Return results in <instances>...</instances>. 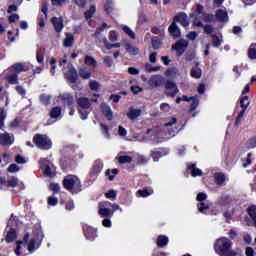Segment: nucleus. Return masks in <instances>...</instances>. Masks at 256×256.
<instances>
[{
	"instance_id": "f257e3e1",
	"label": "nucleus",
	"mask_w": 256,
	"mask_h": 256,
	"mask_svg": "<svg viewBox=\"0 0 256 256\" xmlns=\"http://www.w3.org/2000/svg\"><path fill=\"white\" fill-rule=\"evenodd\" d=\"M233 242H231L227 237H221L217 239L214 244L215 253L219 256H237V252L232 250Z\"/></svg>"
},
{
	"instance_id": "f03ea898",
	"label": "nucleus",
	"mask_w": 256,
	"mask_h": 256,
	"mask_svg": "<svg viewBox=\"0 0 256 256\" xmlns=\"http://www.w3.org/2000/svg\"><path fill=\"white\" fill-rule=\"evenodd\" d=\"M62 186L72 194H78L82 191L81 181L76 175H66L63 178Z\"/></svg>"
},
{
	"instance_id": "7ed1b4c3",
	"label": "nucleus",
	"mask_w": 256,
	"mask_h": 256,
	"mask_svg": "<svg viewBox=\"0 0 256 256\" xmlns=\"http://www.w3.org/2000/svg\"><path fill=\"white\" fill-rule=\"evenodd\" d=\"M32 142H34L38 149L43 151H49L52 148V141L46 134H35Z\"/></svg>"
},
{
	"instance_id": "20e7f679",
	"label": "nucleus",
	"mask_w": 256,
	"mask_h": 256,
	"mask_svg": "<svg viewBox=\"0 0 256 256\" xmlns=\"http://www.w3.org/2000/svg\"><path fill=\"white\" fill-rule=\"evenodd\" d=\"M164 87V95H166L168 98L174 99L176 95L179 94L180 90L177 87L176 83L172 80H166L163 82Z\"/></svg>"
},
{
	"instance_id": "39448f33",
	"label": "nucleus",
	"mask_w": 256,
	"mask_h": 256,
	"mask_svg": "<svg viewBox=\"0 0 256 256\" xmlns=\"http://www.w3.org/2000/svg\"><path fill=\"white\" fill-rule=\"evenodd\" d=\"M189 42L184 39H179L174 45L171 46L172 51H176L177 56H183L184 52L187 50Z\"/></svg>"
},
{
	"instance_id": "423d86ee",
	"label": "nucleus",
	"mask_w": 256,
	"mask_h": 256,
	"mask_svg": "<svg viewBox=\"0 0 256 256\" xmlns=\"http://www.w3.org/2000/svg\"><path fill=\"white\" fill-rule=\"evenodd\" d=\"M172 23L180 24L183 28H188L190 25V22L188 20V15L185 12H178L174 19L172 20Z\"/></svg>"
},
{
	"instance_id": "0eeeda50",
	"label": "nucleus",
	"mask_w": 256,
	"mask_h": 256,
	"mask_svg": "<svg viewBox=\"0 0 256 256\" xmlns=\"http://www.w3.org/2000/svg\"><path fill=\"white\" fill-rule=\"evenodd\" d=\"M168 154V148H156L155 150H151L150 156L154 162H159V159L166 157Z\"/></svg>"
},
{
	"instance_id": "6e6552de",
	"label": "nucleus",
	"mask_w": 256,
	"mask_h": 256,
	"mask_svg": "<svg viewBox=\"0 0 256 256\" xmlns=\"http://www.w3.org/2000/svg\"><path fill=\"white\" fill-rule=\"evenodd\" d=\"M83 234L86 240H89V241H94L98 237L97 229L89 225H83Z\"/></svg>"
},
{
	"instance_id": "1a4fd4ad",
	"label": "nucleus",
	"mask_w": 256,
	"mask_h": 256,
	"mask_svg": "<svg viewBox=\"0 0 256 256\" xmlns=\"http://www.w3.org/2000/svg\"><path fill=\"white\" fill-rule=\"evenodd\" d=\"M111 206L110 202H100L99 203V209L98 213L101 217H111L113 215V212L110 208H106Z\"/></svg>"
},
{
	"instance_id": "9d476101",
	"label": "nucleus",
	"mask_w": 256,
	"mask_h": 256,
	"mask_svg": "<svg viewBox=\"0 0 256 256\" xmlns=\"http://www.w3.org/2000/svg\"><path fill=\"white\" fill-rule=\"evenodd\" d=\"M51 24L54 27V31L58 34L61 33L64 29V23H63V18H58V17H52L51 18Z\"/></svg>"
},
{
	"instance_id": "9b49d317",
	"label": "nucleus",
	"mask_w": 256,
	"mask_h": 256,
	"mask_svg": "<svg viewBox=\"0 0 256 256\" xmlns=\"http://www.w3.org/2000/svg\"><path fill=\"white\" fill-rule=\"evenodd\" d=\"M186 172L191 173V176L194 178L203 176L202 169L197 168L195 163L188 164L186 168Z\"/></svg>"
},
{
	"instance_id": "f8f14e48",
	"label": "nucleus",
	"mask_w": 256,
	"mask_h": 256,
	"mask_svg": "<svg viewBox=\"0 0 256 256\" xmlns=\"http://www.w3.org/2000/svg\"><path fill=\"white\" fill-rule=\"evenodd\" d=\"M216 20L220 23H228L229 15L226 9H218L215 14Z\"/></svg>"
},
{
	"instance_id": "ddd939ff",
	"label": "nucleus",
	"mask_w": 256,
	"mask_h": 256,
	"mask_svg": "<svg viewBox=\"0 0 256 256\" xmlns=\"http://www.w3.org/2000/svg\"><path fill=\"white\" fill-rule=\"evenodd\" d=\"M168 32L170 34V37H172L174 39H178L181 37V29L175 23L170 24V26L168 27Z\"/></svg>"
},
{
	"instance_id": "4468645a",
	"label": "nucleus",
	"mask_w": 256,
	"mask_h": 256,
	"mask_svg": "<svg viewBox=\"0 0 256 256\" xmlns=\"http://www.w3.org/2000/svg\"><path fill=\"white\" fill-rule=\"evenodd\" d=\"M66 76L71 84H75L79 79L78 71H76L75 67H70Z\"/></svg>"
},
{
	"instance_id": "2eb2a0df",
	"label": "nucleus",
	"mask_w": 256,
	"mask_h": 256,
	"mask_svg": "<svg viewBox=\"0 0 256 256\" xmlns=\"http://www.w3.org/2000/svg\"><path fill=\"white\" fill-rule=\"evenodd\" d=\"M100 109L102 111V114L105 116V118L108 121L113 120V112H112V109L109 105H107L106 103H102L101 106H100Z\"/></svg>"
},
{
	"instance_id": "dca6fc26",
	"label": "nucleus",
	"mask_w": 256,
	"mask_h": 256,
	"mask_svg": "<svg viewBox=\"0 0 256 256\" xmlns=\"http://www.w3.org/2000/svg\"><path fill=\"white\" fill-rule=\"evenodd\" d=\"M76 102H77L78 107L83 110H88L91 107V102H90L89 98H87V97H78L76 99Z\"/></svg>"
},
{
	"instance_id": "f3484780",
	"label": "nucleus",
	"mask_w": 256,
	"mask_h": 256,
	"mask_svg": "<svg viewBox=\"0 0 256 256\" xmlns=\"http://www.w3.org/2000/svg\"><path fill=\"white\" fill-rule=\"evenodd\" d=\"M27 71L23 63H15L13 66L9 67V73L19 75L21 72Z\"/></svg>"
},
{
	"instance_id": "a211bd4d",
	"label": "nucleus",
	"mask_w": 256,
	"mask_h": 256,
	"mask_svg": "<svg viewBox=\"0 0 256 256\" xmlns=\"http://www.w3.org/2000/svg\"><path fill=\"white\" fill-rule=\"evenodd\" d=\"M61 100L63 101V105H67L69 107H73L74 105V97L72 94H69V93L62 94Z\"/></svg>"
},
{
	"instance_id": "6ab92c4d",
	"label": "nucleus",
	"mask_w": 256,
	"mask_h": 256,
	"mask_svg": "<svg viewBox=\"0 0 256 256\" xmlns=\"http://www.w3.org/2000/svg\"><path fill=\"white\" fill-rule=\"evenodd\" d=\"M102 170H103V162L101 160H97L93 164V167L91 169V174L94 176H97L100 173H102Z\"/></svg>"
},
{
	"instance_id": "aec40b11",
	"label": "nucleus",
	"mask_w": 256,
	"mask_h": 256,
	"mask_svg": "<svg viewBox=\"0 0 256 256\" xmlns=\"http://www.w3.org/2000/svg\"><path fill=\"white\" fill-rule=\"evenodd\" d=\"M155 243L156 246L159 248L167 247V245L169 244V238L168 236L159 235L158 238H156Z\"/></svg>"
},
{
	"instance_id": "412c9836",
	"label": "nucleus",
	"mask_w": 256,
	"mask_h": 256,
	"mask_svg": "<svg viewBox=\"0 0 256 256\" xmlns=\"http://www.w3.org/2000/svg\"><path fill=\"white\" fill-rule=\"evenodd\" d=\"M214 181L217 186H223L226 182V175L222 172H217L214 174Z\"/></svg>"
},
{
	"instance_id": "4be33fe9",
	"label": "nucleus",
	"mask_w": 256,
	"mask_h": 256,
	"mask_svg": "<svg viewBox=\"0 0 256 256\" xmlns=\"http://www.w3.org/2000/svg\"><path fill=\"white\" fill-rule=\"evenodd\" d=\"M74 43H75V39H74L73 34L66 33V38H64V40H63V47L71 48V47H73Z\"/></svg>"
},
{
	"instance_id": "5701e85b",
	"label": "nucleus",
	"mask_w": 256,
	"mask_h": 256,
	"mask_svg": "<svg viewBox=\"0 0 256 256\" xmlns=\"http://www.w3.org/2000/svg\"><path fill=\"white\" fill-rule=\"evenodd\" d=\"M17 237L18 235L16 229H9L5 237V241L7 244H10L13 241L17 240Z\"/></svg>"
},
{
	"instance_id": "b1692460",
	"label": "nucleus",
	"mask_w": 256,
	"mask_h": 256,
	"mask_svg": "<svg viewBox=\"0 0 256 256\" xmlns=\"http://www.w3.org/2000/svg\"><path fill=\"white\" fill-rule=\"evenodd\" d=\"M13 142L14 141L11 139L10 134L8 133L0 134V145L2 146L12 145Z\"/></svg>"
},
{
	"instance_id": "393cba45",
	"label": "nucleus",
	"mask_w": 256,
	"mask_h": 256,
	"mask_svg": "<svg viewBox=\"0 0 256 256\" xmlns=\"http://www.w3.org/2000/svg\"><path fill=\"white\" fill-rule=\"evenodd\" d=\"M141 114H142V110L141 109L130 108V110H129L128 114H126V116L130 120H135L138 117H140Z\"/></svg>"
},
{
	"instance_id": "a878e982",
	"label": "nucleus",
	"mask_w": 256,
	"mask_h": 256,
	"mask_svg": "<svg viewBox=\"0 0 256 256\" xmlns=\"http://www.w3.org/2000/svg\"><path fill=\"white\" fill-rule=\"evenodd\" d=\"M6 81L9 85H18L19 84L18 74H13V73L7 74Z\"/></svg>"
},
{
	"instance_id": "bb28decb",
	"label": "nucleus",
	"mask_w": 256,
	"mask_h": 256,
	"mask_svg": "<svg viewBox=\"0 0 256 256\" xmlns=\"http://www.w3.org/2000/svg\"><path fill=\"white\" fill-rule=\"evenodd\" d=\"M247 213L248 216L250 217V219L253 220V225L256 228V206L255 205H251L247 208Z\"/></svg>"
},
{
	"instance_id": "cd10ccee",
	"label": "nucleus",
	"mask_w": 256,
	"mask_h": 256,
	"mask_svg": "<svg viewBox=\"0 0 256 256\" xmlns=\"http://www.w3.org/2000/svg\"><path fill=\"white\" fill-rule=\"evenodd\" d=\"M78 74H79V77L84 79V80H87L91 77V72L89 71V69L87 67H81L78 69Z\"/></svg>"
},
{
	"instance_id": "c85d7f7f",
	"label": "nucleus",
	"mask_w": 256,
	"mask_h": 256,
	"mask_svg": "<svg viewBox=\"0 0 256 256\" xmlns=\"http://www.w3.org/2000/svg\"><path fill=\"white\" fill-rule=\"evenodd\" d=\"M125 50L131 56H136L140 52L136 46L130 45L129 43L125 44Z\"/></svg>"
},
{
	"instance_id": "c756f323",
	"label": "nucleus",
	"mask_w": 256,
	"mask_h": 256,
	"mask_svg": "<svg viewBox=\"0 0 256 256\" xmlns=\"http://www.w3.org/2000/svg\"><path fill=\"white\" fill-rule=\"evenodd\" d=\"M131 162H133V157L129 155H121L118 157V164L120 165L130 164Z\"/></svg>"
},
{
	"instance_id": "7c9ffc66",
	"label": "nucleus",
	"mask_w": 256,
	"mask_h": 256,
	"mask_svg": "<svg viewBox=\"0 0 256 256\" xmlns=\"http://www.w3.org/2000/svg\"><path fill=\"white\" fill-rule=\"evenodd\" d=\"M249 105H250L249 96H247V95L241 96L240 97V107L244 110H247L249 108Z\"/></svg>"
},
{
	"instance_id": "2f4dec72",
	"label": "nucleus",
	"mask_w": 256,
	"mask_h": 256,
	"mask_svg": "<svg viewBox=\"0 0 256 256\" xmlns=\"http://www.w3.org/2000/svg\"><path fill=\"white\" fill-rule=\"evenodd\" d=\"M51 119H61V108L54 107L50 112Z\"/></svg>"
},
{
	"instance_id": "473e14b6",
	"label": "nucleus",
	"mask_w": 256,
	"mask_h": 256,
	"mask_svg": "<svg viewBox=\"0 0 256 256\" xmlns=\"http://www.w3.org/2000/svg\"><path fill=\"white\" fill-rule=\"evenodd\" d=\"M118 174H119V169L118 168H114L112 170L107 169L106 172H105V175L108 176V179L110 181H113L114 178H115V175H118Z\"/></svg>"
},
{
	"instance_id": "72a5a7b5",
	"label": "nucleus",
	"mask_w": 256,
	"mask_h": 256,
	"mask_svg": "<svg viewBox=\"0 0 256 256\" xmlns=\"http://www.w3.org/2000/svg\"><path fill=\"white\" fill-rule=\"evenodd\" d=\"M190 75L192 78L200 79L202 78V69L201 68H191Z\"/></svg>"
},
{
	"instance_id": "f704fd0d",
	"label": "nucleus",
	"mask_w": 256,
	"mask_h": 256,
	"mask_svg": "<svg viewBox=\"0 0 256 256\" xmlns=\"http://www.w3.org/2000/svg\"><path fill=\"white\" fill-rule=\"evenodd\" d=\"M19 179L17 177H12L8 181H6V187L8 188H16L18 186Z\"/></svg>"
},
{
	"instance_id": "c9c22d12",
	"label": "nucleus",
	"mask_w": 256,
	"mask_h": 256,
	"mask_svg": "<svg viewBox=\"0 0 256 256\" xmlns=\"http://www.w3.org/2000/svg\"><path fill=\"white\" fill-rule=\"evenodd\" d=\"M95 13H96V6L92 5V6H90L88 11L84 12V17L86 20H89L90 18H92L94 16Z\"/></svg>"
},
{
	"instance_id": "e433bc0d",
	"label": "nucleus",
	"mask_w": 256,
	"mask_h": 256,
	"mask_svg": "<svg viewBox=\"0 0 256 256\" xmlns=\"http://www.w3.org/2000/svg\"><path fill=\"white\" fill-rule=\"evenodd\" d=\"M84 63H85V65H88V66H93V67L97 66V60H95L94 57L89 56V55L85 56Z\"/></svg>"
},
{
	"instance_id": "4c0bfd02",
	"label": "nucleus",
	"mask_w": 256,
	"mask_h": 256,
	"mask_svg": "<svg viewBox=\"0 0 256 256\" xmlns=\"http://www.w3.org/2000/svg\"><path fill=\"white\" fill-rule=\"evenodd\" d=\"M222 44V40L219 38L217 34L212 35V45L215 48H219Z\"/></svg>"
},
{
	"instance_id": "58836bf2",
	"label": "nucleus",
	"mask_w": 256,
	"mask_h": 256,
	"mask_svg": "<svg viewBox=\"0 0 256 256\" xmlns=\"http://www.w3.org/2000/svg\"><path fill=\"white\" fill-rule=\"evenodd\" d=\"M149 84L152 88H158L161 85V80L154 76L150 79Z\"/></svg>"
},
{
	"instance_id": "ea45409f",
	"label": "nucleus",
	"mask_w": 256,
	"mask_h": 256,
	"mask_svg": "<svg viewBox=\"0 0 256 256\" xmlns=\"http://www.w3.org/2000/svg\"><path fill=\"white\" fill-rule=\"evenodd\" d=\"M104 10L107 15H110L113 11V3L111 0H107L105 5H104Z\"/></svg>"
},
{
	"instance_id": "a19ab883",
	"label": "nucleus",
	"mask_w": 256,
	"mask_h": 256,
	"mask_svg": "<svg viewBox=\"0 0 256 256\" xmlns=\"http://www.w3.org/2000/svg\"><path fill=\"white\" fill-rule=\"evenodd\" d=\"M137 193L141 198L149 197L152 194V192L148 188L139 189Z\"/></svg>"
},
{
	"instance_id": "79ce46f5",
	"label": "nucleus",
	"mask_w": 256,
	"mask_h": 256,
	"mask_svg": "<svg viewBox=\"0 0 256 256\" xmlns=\"http://www.w3.org/2000/svg\"><path fill=\"white\" fill-rule=\"evenodd\" d=\"M122 30L125 33V35H128L131 39H135L136 38L134 31L131 30L129 28V26H123Z\"/></svg>"
},
{
	"instance_id": "37998d69",
	"label": "nucleus",
	"mask_w": 256,
	"mask_h": 256,
	"mask_svg": "<svg viewBox=\"0 0 256 256\" xmlns=\"http://www.w3.org/2000/svg\"><path fill=\"white\" fill-rule=\"evenodd\" d=\"M202 17H203V21L206 23L214 22V15L212 13H203Z\"/></svg>"
},
{
	"instance_id": "c03bdc74",
	"label": "nucleus",
	"mask_w": 256,
	"mask_h": 256,
	"mask_svg": "<svg viewBox=\"0 0 256 256\" xmlns=\"http://www.w3.org/2000/svg\"><path fill=\"white\" fill-rule=\"evenodd\" d=\"M218 203L221 206H228L231 203L230 196H222V197H220V200L218 201Z\"/></svg>"
},
{
	"instance_id": "a18cd8bd",
	"label": "nucleus",
	"mask_w": 256,
	"mask_h": 256,
	"mask_svg": "<svg viewBox=\"0 0 256 256\" xmlns=\"http://www.w3.org/2000/svg\"><path fill=\"white\" fill-rule=\"evenodd\" d=\"M151 44L154 50H159V48L161 47V40L157 37H154L151 40Z\"/></svg>"
},
{
	"instance_id": "49530a36",
	"label": "nucleus",
	"mask_w": 256,
	"mask_h": 256,
	"mask_svg": "<svg viewBox=\"0 0 256 256\" xmlns=\"http://www.w3.org/2000/svg\"><path fill=\"white\" fill-rule=\"evenodd\" d=\"M40 102H42L44 105H49L51 97L48 94H40L39 96Z\"/></svg>"
},
{
	"instance_id": "de8ad7c7",
	"label": "nucleus",
	"mask_w": 256,
	"mask_h": 256,
	"mask_svg": "<svg viewBox=\"0 0 256 256\" xmlns=\"http://www.w3.org/2000/svg\"><path fill=\"white\" fill-rule=\"evenodd\" d=\"M49 189H50V191H52L54 194L60 193V185H59L58 183L51 182Z\"/></svg>"
},
{
	"instance_id": "09e8293b",
	"label": "nucleus",
	"mask_w": 256,
	"mask_h": 256,
	"mask_svg": "<svg viewBox=\"0 0 256 256\" xmlns=\"http://www.w3.org/2000/svg\"><path fill=\"white\" fill-rule=\"evenodd\" d=\"M198 210L200 213H204L207 210H210V205L206 204L205 202H200L198 204Z\"/></svg>"
},
{
	"instance_id": "8fccbe9b",
	"label": "nucleus",
	"mask_w": 256,
	"mask_h": 256,
	"mask_svg": "<svg viewBox=\"0 0 256 256\" xmlns=\"http://www.w3.org/2000/svg\"><path fill=\"white\" fill-rule=\"evenodd\" d=\"M57 204H58L57 197H53V196L48 197V199H47L48 206L55 207V206H57Z\"/></svg>"
},
{
	"instance_id": "3c124183",
	"label": "nucleus",
	"mask_w": 256,
	"mask_h": 256,
	"mask_svg": "<svg viewBox=\"0 0 256 256\" xmlns=\"http://www.w3.org/2000/svg\"><path fill=\"white\" fill-rule=\"evenodd\" d=\"M36 59H37L39 64H43V62H44V53L41 49L37 50Z\"/></svg>"
},
{
	"instance_id": "603ef678",
	"label": "nucleus",
	"mask_w": 256,
	"mask_h": 256,
	"mask_svg": "<svg viewBox=\"0 0 256 256\" xmlns=\"http://www.w3.org/2000/svg\"><path fill=\"white\" fill-rule=\"evenodd\" d=\"M44 176L50 178L55 177V173L52 172L51 167L49 165H46L44 169Z\"/></svg>"
},
{
	"instance_id": "864d4df0",
	"label": "nucleus",
	"mask_w": 256,
	"mask_h": 256,
	"mask_svg": "<svg viewBox=\"0 0 256 256\" xmlns=\"http://www.w3.org/2000/svg\"><path fill=\"white\" fill-rule=\"evenodd\" d=\"M78 113L81 115L82 120H87L89 116V111L86 109L78 108Z\"/></svg>"
},
{
	"instance_id": "5fc2aeb1",
	"label": "nucleus",
	"mask_w": 256,
	"mask_h": 256,
	"mask_svg": "<svg viewBox=\"0 0 256 256\" xmlns=\"http://www.w3.org/2000/svg\"><path fill=\"white\" fill-rule=\"evenodd\" d=\"M20 168L17 164H10L7 168L8 173H17L19 172Z\"/></svg>"
},
{
	"instance_id": "6e6d98bb",
	"label": "nucleus",
	"mask_w": 256,
	"mask_h": 256,
	"mask_svg": "<svg viewBox=\"0 0 256 256\" xmlns=\"http://www.w3.org/2000/svg\"><path fill=\"white\" fill-rule=\"evenodd\" d=\"M104 65L107 67V68H111L113 66V59L111 56H105L104 57Z\"/></svg>"
},
{
	"instance_id": "4d7b16f0",
	"label": "nucleus",
	"mask_w": 256,
	"mask_h": 256,
	"mask_svg": "<svg viewBox=\"0 0 256 256\" xmlns=\"http://www.w3.org/2000/svg\"><path fill=\"white\" fill-rule=\"evenodd\" d=\"M35 244H36V239L35 238H31L30 242L28 244V251H29V253H33L35 251Z\"/></svg>"
},
{
	"instance_id": "13d9d810",
	"label": "nucleus",
	"mask_w": 256,
	"mask_h": 256,
	"mask_svg": "<svg viewBox=\"0 0 256 256\" xmlns=\"http://www.w3.org/2000/svg\"><path fill=\"white\" fill-rule=\"evenodd\" d=\"M164 29L162 26H153L151 32L155 35H161L163 33Z\"/></svg>"
},
{
	"instance_id": "bf43d9fd",
	"label": "nucleus",
	"mask_w": 256,
	"mask_h": 256,
	"mask_svg": "<svg viewBox=\"0 0 256 256\" xmlns=\"http://www.w3.org/2000/svg\"><path fill=\"white\" fill-rule=\"evenodd\" d=\"M106 199H115L117 198V191L115 190H109L106 194H105Z\"/></svg>"
},
{
	"instance_id": "052dcab7",
	"label": "nucleus",
	"mask_w": 256,
	"mask_h": 256,
	"mask_svg": "<svg viewBox=\"0 0 256 256\" xmlns=\"http://www.w3.org/2000/svg\"><path fill=\"white\" fill-rule=\"evenodd\" d=\"M145 68H146V71L148 72H157V71H160V67L159 66H156V67H152V65L150 63H147L145 65Z\"/></svg>"
},
{
	"instance_id": "680f3d73",
	"label": "nucleus",
	"mask_w": 256,
	"mask_h": 256,
	"mask_svg": "<svg viewBox=\"0 0 256 256\" xmlns=\"http://www.w3.org/2000/svg\"><path fill=\"white\" fill-rule=\"evenodd\" d=\"M89 87L92 91H98L99 90V83L96 80H92L89 83Z\"/></svg>"
},
{
	"instance_id": "e2e57ef3",
	"label": "nucleus",
	"mask_w": 256,
	"mask_h": 256,
	"mask_svg": "<svg viewBox=\"0 0 256 256\" xmlns=\"http://www.w3.org/2000/svg\"><path fill=\"white\" fill-rule=\"evenodd\" d=\"M248 58L250 60L256 59V48H249L248 49Z\"/></svg>"
},
{
	"instance_id": "0e129e2a",
	"label": "nucleus",
	"mask_w": 256,
	"mask_h": 256,
	"mask_svg": "<svg viewBox=\"0 0 256 256\" xmlns=\"http://www.w3.org/2000/svg\"><path fill=\"white\" fill-rule=\"evenodd\" d=\"M214 31V28L212 25H206L203 27V32L207 35H211Z\"/></svg>"
},
{
	"instance_id": "69168bd1",
	"label": "nucleus",
	"mask_w": 256,
	"mask_h": 256,
	"mask_svg": "<svg viewBox=\"0 0 256 256\" xmlns=\"http://www.w3.org/2000/svg\"><path fill=\"white\" fill-rule=\"evenodd\" d=\"M206 199H207V195L203 192H200L198 196H196V201H199L201 203H203V201H205Z\"/></svg>"
},
{
	"instance_id": "338daca9",
	"label": "nucleus",
	"mask_w": 256,
	"mask_h": 256,
	"mask_svg": "<svg viewBox=\"0 0 256 256\" xmlns=\"http://www.w3.org/2000/svg\"><path fill=\"white\" fill-rule=\"evenodd\" d=\"M130 90L134 95H137L138 93L143 91V88H141L140 86H131Z\"/></svg>"
},
{
	"instance_id": "774afa93",
	"label": "nucleus",
	"mask_w": 256,
	"mask_h": 256,
	"mask_svg": "<svg viewBox=\"0 0 256 256\" xmlns=\"http://www.w3.org/2000/svg\"><path fill=\"white\" fill-rule=\"evenodd\" d=\"M256 147V137L250 138L248 140V148L254 149Z\"/></svg>"
}]
</instances>
